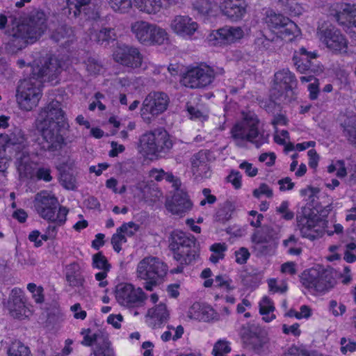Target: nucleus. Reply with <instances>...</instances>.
Instances as JSON below:
<instances>
[{
    "label": "nucleus",
    "instance_id": "obj_1",
    "mask_svg": "<svg viewBox=\"0 0 356 356\" xmlns=\"http://www.w3.org/2000/svg\"><path fill=\"white\" fill-rule=\"evenodd\" d=\"M9 18L13 27L11 31H6L5 34L8 35L6 49L10 54L38 41L47 29V17L41 9H33L20 22L15 17Z\"/></svg>",
    "mask_w": 356,
    "mask_h": 356
},
{
    "label": "nucleus",
    "instance_id": "obj_2",
    "mask_svg": "<svg viewBox=\"0 0 356 356\" xmlns=\"http://www.w3.org/2000/svg\"><path fill=\"white\" fill-rule=\"evenodd\" d=\"M259 120L254 114H246L243 120L232 129V136L238 147H243L244 141H248L259 148L268 143V134L259 129Z\"/></svg>",
    "mask_w": 356,
    "mask_h": 356
},
{
    "label": "nucleus",
    "instance_id": "obj_3",
    "mask_svg": "<svg viewBox=\"0 0 356 356\" xmlns=\"http://www.w3.org/2000/svg\"><path fill=\"white\" fill-rule=\"evenodd\" d=\"M168 248L173 258L182 264H191L198 257V244L191 233L180 230L172 232L168 238Z\"/></svg>",
    "mask_w": 356,
    "mask_h": 356
},
{
    "label": "nucleus",
    "instance_id": "obj_4",
    "mask_svg": "<svg viewBox=\"0 0 356 356\" xmlns=\"http://www.w3.org/2000/svg\"><path fill=\"white\" fill-rule=\"evenodd\" d=\"M168 271V265L156 257L143 258L137 266V277L145 281L144 288L149 291L164 282Z\"/></svg>",
    "mask_w": 356,
    "mask_h": 356
},
{
    "label": "nucleus",
    "instance_id": "obj_5",
    "mask_svg": "<svg viewBox=\"0 0 356 356\" xmlns=\"http://www.w3.org/2000/svg\"><path fill=\"white\" fill-rule=\"evenodd\" d=\"M42 81L33 74L21 80L17 88V99L21 108L31 111L42 97Z\"/></svg>",
    "mask_w": 356,
    "mask_h": 356
},
{
    "label": "nucleus",
    "instance_id": "obj_6",
    "mask_svg": "<svg viewBox=\"0 0 356 356\" xmlns=\"http://www.w3.org/2000/svg\"><path fill=\"white\" fill-rule=\"evenodd\" d=\"M300 279L305 289L319 293L329 291L336 284L332 272L321 268L305 270L300 276Z\"/></svg>",
    "mask_w": 356,
    "mask_h": 356
},
{
    "label": "nucleus",
    "instance_id": "obj_7",
    "mask_svg": "<svg viewBox=\"0 0 356 356\" xmlns=\"http://www.w3.org/2000/svg\"><path fill=\"white\" fill-rule=\"evenodd\" d=\"M298 80L289 69H283L274 75V83L270 90L273 99L291 102L294 99Z\"/></svg>",
    "mask_w": 356,
    "mask_h": 356
},
{
    "label": "nucleus",
    "instance_id": "obj_8",
    "mask_svg": "<svg viewBox=\"0 0 356 356\" xmlns=\"http://www.w3.org/2000/svg\"><path fill=\"white\" fill-rule=\"evenodd\" d=\"M222 67H211L206 64L191 67L183 76V83L191 88H202L210 85L216 76L223 74Z\"/></svg>",
    "mask_w": 356,
    "mask_h": 356
},
{
    "label": "nucleus",
    "instance_id": "obj_9",
    "mask_svg": "<svg viewBox=\"0 0 356 356\" xmlns=\"http://www.w3.org/2000/svg\"><path fill=\"white\" fill-rule=\"evenodd\" d=\"M245 346L257 353L264 352L268 348V338L266 332L254 323L243 325L239 331Z\"/></svg>",
    "mask_w": 356,
    "mask_h": 356
},
{
    "label": "nucleus",
    "instance_id": "obj_10",
    "mask_svg": "<svg viewBox=\"0 0 356 356\" xmlns=\"http://www.w3.org/2000/svg\"><path fill=\"white\" fill-rule=\"evenodd\" d=\"M131 31L136 39L145 45L161 44L167 40V33L164 29L145 21L132 24Z\"/></svg>",
    "mask_w": 356,
    "mask_h": 356
},
{
    "label": "nucleus",
    "instance_id": "obj_11",
    "mask_svg": "<svg viewBox=\"0 0 356 356\" xmlns=\"http://www.w3.org/2000/svg\"><path fill=\"white\" fill-rule=\"evenodd\" d=\"M317 35L320 40L334 52H346L348 42L341 31L329 22L319 24Z\"/></svg>",
    "mask_w": 356,
    "mask_h": 356
},
{
    "label": "nucleus",
    "instance_id": "obj_12",
    "mask_svg": "<svg viewBox=\"0 0 356 356\" xmlns=\"http://www.w3.org/2000/svg\"><path fill=\"white\" fill-rule=\"evenodd\" d=\"M266 23L278 37L289 41L300 31L298 26L289 17L272 10L267 12Z\"/></svg>",
    "mask_w": 356,
    "mask_h": 356
},
{
    "label": "nucleus",
    "instance_id": "obj_13",
    "mask_svg": "<svg viewBox=\"0 0 356 356\" xmlns=\"http://www.w3.org/2000/svg\"><path fill=\"white\" fill-rule=\"evenodd\" d=\"M37 120L39 126L63 127V129L68 127L65 113L61 108V104L57 100H52L44 106L40 112Z\"/></svg>",
    "mask_w": 356,
    "mask_h": 356
},
{
    "label": "nucleus",
    "instance_id": "obj_14",
    "mask_svg": "<svg viewBox=\"0 0 356 356\" xmlns=\"http://www.w3.org/2000/svg\"><path fill=\"white\" fill-rule=\"evenodd\" d=\"M115 293L118 302L127 307H141L147 298L142 289H135L132 284L127 283L118 284Z\"/></svg>",
    "mask_w": 356,
    "mask_h": 356
},
{
    "label": "nucleus",
    "instance_id": "obj_15",
    "mask_svg": "<svg viewBox=\"0 0 356 356\" xmlns=\"http://www.w3.org/2000/svg\"><path fill=\"white\" fill-rule=\"evenodd\" d=\"M41 136L36 140V144L41 150L50 152L61 149L65 144V139L61 134L63 127H49L40 126Z\"/></svg>",
    "mask_w": 356,
    "mask_h": 356
},
{
    "label": "nucleus",
    "instance_id": "obj_16",
    "mask_svg": "<svg viewBox=\"0 0 356 356\" xmlns=\"http://www.w3.org/2000/svg\"><path fill=\"white\" fill-rule=\"evenodd\" d=\"M169 103L170 98L166 93L152 92L143 100L140 115L143 119L149 120V117H146L147 114L157 116L163 113L167 110Z\"/></svg>",
    "mask_w": 356,
    "mask_h": 356
},
{
    "label": "nucleus",
    "instance_id": "obj_17",
    "mask_svg": "<svg viewBox=\"0 0 356 356\" xmlns=\"http://www.w3.org/2000/svg\"><path fill=\"white\" fill-rule=\"evenodd\" d=\"M32 74L42 82H53L61 72L59 60L55 56L44 58L40 65L31 67Z\"/></svg>",
    "mask_w": 356,
    "mask_h": 356
},
{
    "label": "nucleus",
    "instance_id": "obj_18",
    "mask_svg": "<svg viewBox=\"0 0 356 356\" xmlns=\"http://www.w3.org/2000/svg\"><path fill=\"white\" fill-rule=\"evenodd\" d=\"M293 61L300 73L316 74L323 71L322 66L317 60V54L314 51H308L305 47H301L298 51H295Z\"/></svg>",
    "mask_w": 356,
    "mask_h": 356
},
{
    "label": "nucleus",
    "instance_id": "obj_19",
    "mask_svg": "<svg viewBox=\"0 0 356 356\" xmlns=\"http://www.w3.org/2000/svg\"><path fill=\"white\" fill-rule=\"evenodd\" d=\"M34 207L41 218L51 220V218L56 216L60 206L56 197L42 191L36 195Z\"/></svg>",
    "mask_w": 356,
    "mask_h": 356
},
{
    "label": "nucleus",
    "instance_id": "obj_20",
    "mask_svg": "<svg viewBox=\"0 0 356 356\" xmlns=\"http://www.w3.org/2000/svg\"><path fill=\"white\" fill-rule=\"evenodd\" d=\"M115 62L131 69L142 66L143 56L136 47L122 45L118 47L113 54Z\"/></svg>",
    "mask_w": 356,
    "mask_h": 356
},
{
    "label": "nucleus",
    "instance_id": "obj_21",
    "mask_svg": "<svg viewBox=\"0 0 356 356\" xmlns=\"http://www.w3.org/2000/svg\"><path fill=\"white\" fill-rule=\"evenodd\" d=\"M193 204L188 194L181 189L175 191L170 200L167 201V209L174 215L182 216L189 211Z\"/></svg>",
    "mask_w": 356,
    "mask_h": 356
},
{
    "label": "nucleus",
    "instance_id": "obj_22",
    "mask_svg": "<svg viewBox=\"0 0 356 356\" xmlns=\"http://www.w3.org/2000/svg\"><path fill=\"white\" fill-rule=\"evenodd\" d=\"M172 31L177 35L191 38L198 29V24L186 15H177L170 22Z\"/></svg>",
    "mask_w": 356,
    "mask_h": 356
},
{
    "label": "nucleus",
    "instance_id": "obj_23",
    "mask_svg": "<svg viewBox=\"0 0 356 356\" xmlns=\"http://www.w3.org/2000/svg\"><path fill=\"white\" fill-rule=\"evenodd\" d=\"M8 307L11 315L15 318L25 315L26 312V299L22 290L15 288L11 291Z\"/></svg>",
    "mask_w": 356,
    "mask_h": 356
},
{
    "label": "nucleus",
    "instance_id": "obj_24",
    "mask_svg": "<svg viewBox=\"0 0 356 356\" xmlns=\"http://www.w3.org/2000/svg\"><path fill=\"white\" fill-rule=\"evenodd\" d=\"M220 8L223 14L233 21L241 19L246 12L244 0H222Z\"/></svg>",
    "mask_w": 356,
    "mask_h": 356
},
{
    "label": "nucleus",
    "instance_id": "obj_25",
    "mask_svg": "<svg viewBox=\"0 0 356 356\" xmlns=\"http://www.w3.org/2000/svg\"><path fill=\"white\" fill-rule=\"evenodd\" d=\"M297 225L301 235L304 238H307L312 241L315 240L317 236V231L314 229L316 227V220L314 218L307 216L306 214H298L296 216Z\"/></svg>",
    "mask_w": 356,
    "mask_h": 356
},
{
    "label": "nucleus",
    "instance_id": "obj_26",
    "mask_svg": "<svg viewBox=\"0 0 356 356\" xmlns=\"http://www.w3.org/2000/svg\"><path fill=\"white\" fill-rule=\"evenodd\" d=\"M243 31L240 27H223L218 29L213 34L214 39L218 44H229L241 38Z\"/></svg>",
    "mask_w": 356,
    "mask_h": 356
},
{
    "label": "nucleus",
    "instance_id": "obj_27",
    "mask_svg": "<svg viewBox=\"0 0 356 356\" xmlns=\"http://www.w3.org/2000/svg\"><path fill=\"white\" fill-rule=\"evenodd\" d=\"M156 156H163L172 148L173 142L170 135L163 128L155 129Z\"/></svg>",
    "mask_w": 356,
    "mask_h": 356
},
{
    "label": "nucleus",
    "instance_id": "obj_28",
    "mask_svg": "<svg viewBox=\"0 0 356 356\" xmlns=\"http://www.w3.org/2000/svg\"><path fill=\"white\" fill-rule=\"evenodd\" d=\"M155 129L143 134L139 140V151L146 156H156Z\"/></svg>",
    "mask_w": 356,
    "mask_h": 356
},
{
    "label": "nucleus",
    "instance_id": "obj_29",
    "mask_svg": "<svg viewBox=\"0 0 356 356\" xmlns=\"http://www.w3.org/2000/svg\"><path fill=\"white\" fill-rule=\"evenodd\" d=\"M67 213L68 209L66 207H60L56 216L51 218V220H47L49 225L46 228V232L50 234V237L56 238L58 227L66 222Z\"/></svg>",
    "mask_w": 356,
    "mask_h": 356
},
{
    "label": "nucleus",
    "instance_id": "obj_30",
    "mask_svg": "<svg viewBox=\"0 0 356 356\" xmlns=\"http://www.w3.org/2000/svg\"><path fill=\"white\" fill-rule=\"evenodd\" d=\"M51 38L62 46H68L74 40V35L71 27L66 25L58 27L51 34Z\"/></svg>",
    "mask_w": 356,
    "mask_h": 356
},
{
    "label": "nucleus",
    "instance_id": "obj_31",
    "mask_svg": "<svg viewBox=\"0 0 356 356\" xmlns=\"http://www.w3.org/2000/svg\"><path fill=\"white\" fill-rule=\"evenodd\" d=\"M65 277L69 285L72 287L81 286L84 282L79 266L76 263L70 264L66 267Z\"/></svg>",
    "mask_w": 356,
    "mask_h": 356
},
{
    "label": "nucleus",
    "instance_id": "obj_32",
    "mask_svg": "<svg viewBox=\"0 0 356 356\" xmlns=\"http://www.w3.org/2000/svg\"><path fill=\"white\" fill-rule=\"evenodd\" d=\"M277 232L270 225H264L260 229H256L251 236V241L270 242L277 238Z\"/></svg>",
    "mask_w": 356,
    "mask_h": 356
},
{
    "label": "nucleus",
    "instance_id": "obj_33",
    "mask_svg": "<svg viewBox=\"0 0 356 356\" xmlns=\"http://www.w3.org/2000/svg\"><path fill=\"white\" fill-rule=\"evenodd\" d=\"M90 38L100 44H106L110 40L115 39L114 30L111 28H103L99 31H91Z\"/></svg>",
    "mask_w": 356,
    "mask_h": 356
},
{
    "label": "nucleus",
    "instance_id": "obj_34",
    "mask_svg": "<svg viewBox=\"0 0 356 356\" xmlns=\"http://www.w3.org/2000/svg\"><path fill=\"white\" fill-rule=\"evenodd\" d=\"M343 127V136L356 147V116H351L345 120Z\"/></svg>",
    "mask_w": 356,
    "mask_h": 356
},
{
    "label": "nucleus",
    "instance_id": "obj_35",
    "mask_svg": "<svg viewBox=\"0 0 356 356\" xmlns=\"http://www.w3.org/2000/svg\"><path fill=\"white\" fill-rule=\"evenodd\" d=\"M141 11L148 14H156L161 8V0H135Z\"/></svg>",
    "mask_w": 356,
    "mask_h": 356
},
{
    "label": "nucleus",
    "instance_id": "obj_36",
    "mask_svg": "<svg viewBox=\"0 0 356 356\" xmlns=\"http://www.w3.org/2000/svg\"><path fill=\"white\" fill-rule=\"evenodd\" d=\"M7 353L8 356H31L29 348L17 340L10 344Z\"/></svg>",
    "mask_w": 356,
    "mask_h": 356
},
{
    "label": "nucleus",
    "instance_id": "obj_37",
    "mask_svg": "<svg viewBox=\"0 0 356 356\" xmlns=\"http://www.w3.org/2000/svg\"><path fill=\"white\" fill-rule=\"evenodd\" d=\"M234 210V206L231 202H225L222 207L219 209L216 214L215 220L221 223H225L231 218Z\"/></svg>",
    "mask_w": 356,
    "mask_h": 356
},
{
    "label": "nucleus",
    "instance_id": "obj_38",
    "mask_svg": "<svg viewBox=\"0 0 356 356\" xmlns=\"http://www.w3.org/2000/svg\"><path fill=\"white\" fill-rule=\"evenodd\" d=\"M147 316L152 318H156L160 323L165 322L169 316L166 305L160 303L155 307L151 308L147 312Z\"/></svg>",
    "mask_w": 356,
    "mask_h": 356
},
{
    "label": "nucleus",
    "instance_id": "obj_39",
    "mask_svg": "<svg viewBox=\"0 0 356 356\" xmlns=\"http://www.w3.org/2000/svg\"><path fill=\"white\" fill-rule=\"evenodd\" d=\"M1 138L5 141L6 145H21L24 140V135L21 129H16L10 135L1 136Z\"/></svg>",
    "mask_w": 356,
    "mask_h": 356
},
{
    "label": "nucleus",
    "instance_id": "obj_40",
    "mask_svg": "<svg viewBox=\"0 0 356 356\" xmlns=\"http://www.w3.org/2000/svg\"><path fill=\"white\" fill-rule=\"evenodd\" d=\"M207 158L202 152L195 154L191 158V165L195 172H200L202 168H208Z\"/></svg>",
    "mask_w": 356,
    "mask_h": 356
},
{
    "label": "nucleus",
    "instance_id": "obj_41",
    "mask_svg": "<svg viewBox=\"0 0 356 356\" xmlns=\"http://www.w3.org/2000/svg\"><path fill=\"white\" fill-rule=\"evenodd\" d=\"M110 7L115 12L125 13L131 8V0H107Z\"/></svg>",
    "mask_w": 356,
    "mask_h": 356
},
{
    "label": "nucleus",
    "instance_id": "obj_42",
    "mask_svg": "<svg viewBox=\"0 0 356 356\" xmlns=\"http://www.w3.org/2000/svg\"><path fill=\"white\" fill-rule=\"evenodd\" d=\"M92 267L102 270L109 271L111 265L103 253L99 252L92 256Z\"/></svg>",
    "mask_w": 356,
    "mask_h": 356
},
{
    "label": "nucleus",
    "instance_id": "obj_43",
    "mask_svg": "<svg viewBox=\"0 0 356 356\" xmlns=\"http://www.w3.org/2000/svg\"><path fill=\"white\" fill-rule=\"evenodd\" d=\"M60 182L61 185L67 190H75L76 188L75 177L68 172H63L60 174Z\"/></svg>",
    "mask_w": 356,
    "mask_h": 356
},
{
    "label": "nucleus",
    "instance_id": "obj_44",
    "mask_svg": "<svg viewBox=\"0 0 356 356\" xmlns=\"http://www.w3.org/2000/svg\"><path fill=\"white\" fill-rule=\"evenodd\" d=\"M94 356H115L113 349L110 347V342L107 339L103 340L102 345H98L93 352Z\"/></svg>",
    "mask_w": 356,
    "mask_h": 356
},
{
    "label": "nucleus",
    "instance_id": "obj_45",
    "mask_svg": "<svg viewBox=\"0 0 356 356\" xmlns=\"http://www.w3.org/2000/svg\"><path fill=\"white\" fill-rule=\"evenodd\" d=\"M253 243L252 248L257 257H261L268 254L271 251V246L268 245L267 242H259L257 241H251Z\"/></svg>",
    "mask_w": 356,
    "mask_h": 356
},
{
    "label": "nucleus",
    "instance_id": "obj_46",
    "mask_svg": "<svg viewBox=\"0 0 356 356\" xmlns=\"http://www.w3.org/2000/svg\"><path fill=\"white\" fill-rule=\"evenodd\" d=\"M193 8L198 13L206 15L211 9V1L210 0H195L193 3Z\"/></svg>",
    "mask_w": 356,
    "mask_h": 356
},
{
    "label": "nucleus",
    "instance_id": "obj_47",
    "mask_svg": "<svg viewBox=\"0 0 356 356\" xmlns=\"http://www.w3.org/2000/svg\"><path fill=\"white\" fill-rule=\"evenodd\" d=\"M16 167L20 178H29L32 177L33 168L31 161L16 164Z\"/></svg>",
    "mask_w": 356,
    "mask_h": 356
},
{
    "label": "nucleus",
    "instance_id": "obj_48",
    "mask_svg": "<svg viewBox=\"0 0 356 356\" xmlns=\"http://www.w3.org/2000/svg\"><path fill=\"white\" fill-rule=\"evenodd\" d=\"M275 310L272 300L265 296L259 302V312L261 315H267Z\"/></svg>",
    "mask_w": 356,
    "mask_h": 356
},
{
    "label": "nucleus",
    "instance_id": "obj_49",
    "mask_svg": "<svg viewBox=\"0 0 356 356\" xmlns=\"http://www.w3.org/2000/svg\"><path fill=\"white\" fill-rule=\"evenodd\" d=\"M341 351L346 354L348 352L353 353L356 350V339L343 337L341 339Z\"/></svg>",
    "mask_w": 356,
    "mask_h": 356
},
{
    "label": "nucleus",
    "instance_id": "obj_50",
    "mask_svg": "<svg viewBox=\"0 0 356 356\" xmlns=\"http://www.w3.org/2000/svg\"><path fill=\"white\" fill-rule=\"evenodd\" d=\"M140 226L134 222L124 223L121 227L118 228V232L126 234L129 236H132L139 229Z\"/></svg>",
    "mask_w": 356,
    "mask_h": 356
},
{
    "label": "nucleus",
    "instance_id": "obj_51",
    "mask_svg": "<svg viewBox=\"0 0 356 356\" xmlns=\"http://www.w3.org/2000/svg\"><path fill=\"white\" fill-rule=\"evenodd\" d=\"M86 65L88 72L92 74H99L102 68V64L95 58H88Z\"/></svg>",
    "mask_w": 356,
    "mask_h": 356
},
{
    "label": "nucleus",
    "instance_id": "obj_52",
    "mask_svg": "<svg viewBox=\"0 0 356 356\" xmlns=\"http://www.w3.org/2000/svg\"><path fill=\"white\" fill-rule=\"evenodd\" d=\"M51 170L48 167H40L35 172V176L38 180L49 182L52 180Z\"/></svg>",
    "mask_w": 356,
    "mask_h": 356
},
{
    "label": "nucleus",
    "instance_id": "obj_53",
    "mask_svg": "<svg viewBox=\"0 0 356 356\" xmlns=\"http://www.w3.org/2000/svg\"><path fill=\"white\" fill-rule=\"evenodd\" d=\"M242 175L238 171L231 170L229 175L226 177L228 182L231 183L236 189L241 187Z\"/></svg>",
    "mask_w": 356,
    "mask_h": 356
},
{
    "label": "nucleus",
    "instance_id": "obj_54",
    "mask_svg": "<svg viewBox=\"0 0 356 356\" xmlns=\"http://www.w3.org/2000/svg\"><path fill=\"white\" fill-rule=\"evenodd\" d=\"M122 234V232H117L113 235L111 238V243L113 245V249L118 252L122 250V243L127 242L125 236Z\"/></svg>",
    "mask_w": 356,
    "mask_h": 356
},
{
    "label": "nucleus",
    "instance_id": "obj_55",
    "mask_svg": "<svg viewBox=\"0 0 356 356\" xmlns=\"http://www.w3.org/2000/svg\"><path fill=\"white\" fill-rule=\"evenodd\" d=\"M329 309L334 316H338L345 313L346 307L343 304L339 305L336 300H332L329 303Z\"/></svg>",
    "mask_w": 356,
    "mask_h": 356
},
{
    "label": "nucleus",
    "instance_id": "obj_56",
    "mask_svg": "<svg viewBox=\"0 0 356 356\" xmlns=\"http://www.w3.org/2000/svg\"><path fill=\"white\" fill-rule=\"evenodd\" d=\"M261 195H265L268 197H272L273 195V191L264 183L261 184L258 188L253 191L254 197L259 198Z\"/></svg>",
    "mask_w": 356,
    "mask_h": 356
},
{
    "label": "nucleus",
    "instance_id": "obj_57",
    "mask_svg": "<svg viewBox=\"0 0 356 356\" xmlns=\"http://www.w3.org/2000/svg\"><path fill=\"white\" fill-rule=\"evenodd\" d=\"M250 255V252L247 248H241L235 252L236 262L239 264H245Z\"/></svg>",
    "mask_w": 356,
    "mask_h": 356
},
{
    "label": "nucleus",
    "instance_id": "obj_58",
    "mask_svg": "<svg viewBox=\"0 0 356 356\" xmlns=\"http://www.w3.org/2000/svg\"><path fill=\"white\" fill-rule=\"evenodd\" d=\"M227 246L225 243H216L211 245L210 250L217 255V257L223 259L225 252L227 250Z\"/></svg>",
    "mask_w": 356,
    "mask_h": 356
},
{
    "label": "nucleus",
    "instance_id": "obj_59",
    "mask_svg": "<svg viewBox=\"0 0 356 356\" xmlns=\"http://www.w3.org/2000/svg\"><path fill=\"white\" fill-rule=\"evenodd\" d=\"M343 11L348 15L350 22L356 27V4H346Z\"/></svg>",
    "mask_w": 356,
    "mask_h": 356
},
{
    "label": "nucleus",
    "instance_id": "obj_60",
    "mask_svg": "<svg viewBox=\"0 0 356 356\" xmlns=\"http://www.w3.org/2000/svg\"><path fill=\"white\" fill-rule=\"evenodd\" d=\"M215 282L216 283V286L217 287H225L227 291L234 289V287L230 285L232 280L230 279H225L222 275H217L215 277Z\"/></svg>",
    "mask_w": 356,
    "mask_h": 356
},
{
    "label": "nucleus",
    "instance_id": "obj_61",
    "mask_svg": "<svg viewBox=\"0 0 356 356\" xmlns=\"http://www.w3.org/2000/svg\"><path fill=\"white\" fill-rule=\"evenodd\" d=\"M239 168L242 170H244L245 173L249 177H254L257 175L258 172V170L257 168H254L252 164L248 163V161H243L239 165Z\"/></svg>",
    "mask_w": 356,
    "mask_h": 356
},
{
    "label": "nucleus",
    "instance_id": "obj_62",
    "mask_svg": "<svg viewBox=\"0 0 356 356\" xmlns=\"http://www.w3.org/2000/svg\"><path fill=\"white\" fill-rule=\"evenodd\" d=\"M186 109L191 119H201L204 117L202 113L198 108L191 105L190 102L186 103Z\"/></svg>",
    "mask_w": 356,
    "mask_h": 356
},
{
    "label": "nucleus",
    "instance_id": "obj_63",
    "mask_svg": "<svg viewBox=\"0 0 356 356\" xmlns=\"http://www.w3.org/2000/svg\"><path fill=\"white\" fill-rule=\"evenodd\" d=\"M307 155L309 159V163H308L309 166L311 168L315 169L318 165V160H319L318 154H317V152L315 149H312L307 152Z\"/></svg>",
    "mask_w": 356,
    "mask_h": 356
},
{
    "label": "nucleus",
    "instance_id": "obj_64",
    "mask_svg": "<svg viewBox=\"0 0 356 356\" xmlns=\"http://www.w3.org/2000/svg\"><path fill=\"white\" fill-rule=\"evenodd\" d=\"M123 320L121 314H110L107 318V323L111 324L115 328L119 329L121 327L120 322Z\"/></svg>",
    "mask_w": 356,
    "mask_h": 356
}]
</instances>
